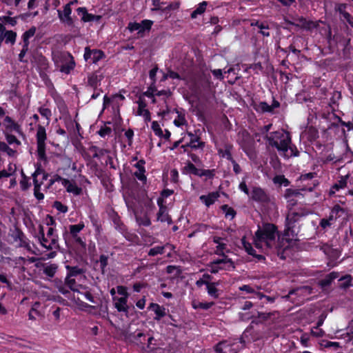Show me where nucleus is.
Listing matches in <instances>:
<instances>
[{"label":"nucleus","mask_w":353,"mask_h":353,"mask_svg":"<svg viewBox=\"0 0 353 353\" xmlns=\"http://www.w3.org/2000/svg\"><path fill=\"white\" fill-rule=\"evenodd\" d=\"M254 245L256 248L263 246L276 254L281 259H285V252L289 248L285 238L280 239L277 226L273 223H265L259 226L254 234Z\"/></svg>","instance_id":"f257e3e1"},{"label":"nucleus","mask_w":353,"mask_h":353,"mask_svg":"<svg viewBox=\"0 0 353 353\" xmlns=\"http://www.w3.org/2000/svg\"><path fill=\"white\" fill-rule=\"evenodd\" d=\"M84 228V223L80 221L77 224L69 225L68 228L63 232V238L68 249L80 257L85 255L87 250L85 238L81 234Z\"/></svg>","instance_id":"f03ea898"},{"label":"nucleus","mask_w":353,"mask_h":353,"mask_svg":"<svg viewBox=\"0 0 353 353\" xmlns=\"http://www.w3.org/2000/svg\"><path fill=\"white\" fill-rule=\"evenodd\" d=\"M269 146L275 148L278 152H283L285 157H299V151L296 146L292 143L290 133L285 131H274L267 134L265 137Z\"/></svg>","instance_id":"7ed1b4c3"},{"label":"nucleus","mask_w":353,"mask_h":353,"mask_svg":"<svg viewBox=\"0 0 353 353\" xmlns=\"http://www.w3.org/2000/svg\"><path fill=\"white\" fill-rule=\"evenodd\" d=\"M36 140L37 160L40 162H37L35 164L36 169L32 176H37L45 172V170L42 168L41 162H43L44 163L48 162V157L46 152V141L47 140V134L46 128L41 125H38L37 126Z\"/></svg>","instance_id":"20e7f679"},{"label":"nucleus","mask_w":353,"mask_h":353,"mask_svg":"<svg viewBox=\"0 0 353 353\" xmlns=\"http://www.w3.org/2000/svg\"><path fill=\"white\" fill-rule=\"evenodd\" d=\"M303 216V213L294 211L290 212L287 214L283 236L285 238V241L288 245L292 239L296 237L299 231L296 230V224Z\"/></svg>","instance_id":"39448f33"},{"label":"nucleus","mask_w":353,"mask_h":353,"mask_svg":"<svg viewBox=\"0 0 353 353\" xmlns=\"http://www.w3.org/2000/svg\"><path fill=\"white\" fill-rule=\"evenodd\" d=\"M54 228L50 227L47 232V236H45L44 228L43 225H39V233L37 237L40 244L48 250L59 247V236L54 233Z\"/></svg>","instance_id":"423d86ee"},{"label":"nucleus","mask_w":353,"mask_h":353,"mask_svg":"<svg viewBox=\"0 0 353 353\" xmlns=\"http://www.w3.org/2000/svg\"><path fill=\"white\" fill-rule=\"evenodd\" d=\"M53 59L59 71L65 74H70L76 66L74 57L69 52H61Z\"/></svg>","instance_id":"0eeeda50"},{"label":"nucleus","mask_w":353,"mask_h":353,"mask_svg":"<svg viewBox=\"0 0 353 353\" xmlns=\"http://www.w3.org/2000/svg\"><path fill=\"white\" fill-rule=\"evenodd\" d=\"M73 1H70L63 6V10H57L58 18L60 22L65 26L68 27L70 30L75 28V22L74 18L72 17V8Z\"/></svg>","instance_id":"6e6552de"},{"label":"nucleus","mask_w":353,"mask_h":353,"mask_svg":"<svg viewBox=\"0 0 353 353\" xmlns=\"http://www.w3.org/2000/svg\"><path fill=\"white\" fill-rule=\"evenodd\" d=\"M153 25V21L150 19H143L141 23L130 22L128 24L127 29L130 32L137 31L138 37H143L145 32H150Z\"/></svg>","instance_id":"1a4fd4ad"},{"label":"nucleus","mask_w":353,"mask_h":353,"mask_svg":"<svg viewBox=\"0 0 353 353\" xmlns=\"http://www.w3.org/2000/svg\"><path fill=\"white\" fill-rule=\"evenodd\" d=\"M293 19L294 21L285 20V22L289 25L298 27L307 31H312V30L317 28L319 26L317 21L307 20L302 16L293 17Z\"/></svg>","instance_id":"9d476101"},{"label":"nucleus","mask_w":353,"mask_h":353,"mask_svg":"<svg viewBox=\"0 0 353 353\" xmlns=\"http://www.w3.org/2000/svg\"><path fill=\"white\" fill-rule=\"evenodd\" d=\"M195 133H192V132H188L187 134L190 137V141L186 143V146H190V148L192 150H200L201 151L203 150L205 143L201 140L200 135L197 133H200V130H197L194 131Z\"/></svg>","instance_id":"9b49d317"},{"label":"nucleus","mask_w":353,"mask_h":353,"mask_svg":"<svg viewBox=\"0 0 353 353\" xmlns=\"http://www.w3.org/2000/svg\"><path fill=\"white\" fill-rule=\"evenodd\" d=\"M235 345L234 343L223 341L215 345L214 350L216 353H238L237 350L234 347Z\"/></svg>","instance_id":"f8f14e48"},{"label":"nucleus","mask_w":353,"mask_h":353,"mask_svg":"<svg viewBox=\"0 0 353 353\" xmlns=\"http://www.w3.org/2000/svg\"><path fill=\"white\" fill-rule=\"evenodd\" d=\"M103 78L104 76L99 70L95 71L88 75L87 85L90 86L94 90H97V88L101 85Z\"/></svg>","instance_id":"ddd939ff"},{"label":"nucleus","mask_w":353,"mask_h":353,"mask_svg":"<svg viewBox=\"0 0 353 353\" xmlns=\"http://www.w3.org/2000/svg\"><path fill=\"white\" fill-rule=\"evenodd\" d=\"M128 299L125 297L113 296L114 306L119 312H123L126 316H128L129 306L128 305Z\"/></svg>","instance_id":"4468645a"},{"label":"nucleus","mask_w":353,"mask_h":353,"mask_svg":"<svg viewBox=\"0 0 353 353\" xmlns=\"http://www.w3.org/2000/svg\"><path fill=\"white\" fill-rule=\"evenodd\" d=\"M251 197L254 201L260 203H268L270 200L267 193L260 187L253 188Z\"/></svg>","instance_id":"2eb2a0df"},{"label":"nucleus","mask_w":353,"mask_h":353,"mask_svg":"<svg viewBox=\"0 0 353 353\" xmlns=\"http://www.w3.org/2000/svg\"><path fill=\"white\" fill-rule=\"evenodd\" d=\"M145 161L143 159H141L137 161L134 164V167L137 169L136 172H134V176L141 181H145L147 178L145 174Z\"/></svg>","instance_id":"dca6fc26"},{"label":"nucleus","mask_w":353,"mask_h":353,"mask_svg":"<svg viewBox=\"0 0 353 353\" xmlns=\"http://www.w3.org/2000/svg\"><path fill=\"white\" fill-rule=\"evenodd\" d=\"M322 117L323 119H327V120H330V121H332V119H335L339 123H340V125L341 126L346 127L348 130H353V123L352 122H350V121L345 122V121H343L342 119L340 117L336 115L333 112H327V114L326 113H323V115H322Z\"/></svg>","instance_id":"f3484780"},{"label":"nucleus","mask_w":353,"mask_h":353,"mask_svg":"<svg viewBox=\"0 0 353 353\" xmlns=\"http://www.w3.org/2000/svg\"><path fill=\"white\" fill-rule=\"evenodd\" d=\"M345 214L346 210L342 208L340 205L336 204L332 208L328 217L330 218V220L334 223L338 219Z\"/></svg>","instance_id":"a211bd4d"},{"label":"nucleus","mask_w":353,"mask_h":353,"mask_svg":"<svg viewBox=\"0 0 353 353\" xmlns=\"http://www.w3.org/2000/svg\"><path fill=\"white\" fill-rule=\"evenodd\" d=\"M63 187L69 193H72L75 196H79L82 193V188L79 187L75 181H70V180H63Z\"/></svg>","instance_id":"6ab92c4d"},{"label":"nucleus","mask_w":353,"mask_h":353,"mask_svg":"<svg viewBox=\"0 0 353 353\" xmlns=\"http://www.w3.org/2000/svg\"><path fill=\"white\" fill-rule=\"evenodd\" d=\"M339 276V273L338 272H332L325 276L323 279L319 281V285L322 288L324 289L327 287H329L333 281L337 279Z\"/></svg>","instance_id":"aec40b11"},{"label":"nucleus","mask_w":353,"mask_h":353,"mask_svg":"<svg viewBox=\"0 0 353 353\" xmlns=\"http://www.w3.org/2000/svg\"><path fill=\"white\" fill-rule=\"evenodd\" d=\"M213 263L221 264V266L223 267V270H225L228 271H232L235 269V264L234 261L228 256H225L223 259L214 260L213 261Z\"/></svg>","instance_id":"412c9836"},{"label":"nucleus","mask_w":353,"mask_h":353,"mask_svg":"<svg viewBox=\"0 0 353 353\" xmlns=\"http://www.w3.org/2000/svg\"><path fill=\"white\" fill-rule=\"evenodd\" d=\"M219 197V193L218 192H212L208 193L207 195H201L199 199L207 206L210 207L213 205L215 201Z\"/></svg>","instance_id":"4be33fe9"},{"label":"nucleus","mask_w":353,"mask_h":353,"mask_svg":"<svg viewBox=\"0 0 353 353\" xmlns=\"http://www.w3.org/2000/svg\"><path fill=\"white\" fill-rule=\"evenodd\" d=\"M155 221L162 223H166L168 225L173 223L172 216L168 213V209L158 210Z\"/></svg>","instance_id":"5701e85b"},{"label":"nucleus","mask_w":353,"mask_h":353,"mask_svg":"<svg viewBox=\"0 0 353 353\" xmlns=\"http://www.w3.org/2000/svg\"><path fill=\"white\" fill-rule=\"evenodd\" d=\"M110 217L114 224V228L119 232L124 233L126 231V227L121 221V217L118 213L114 211Z\"/></svg>","instance_id":"b1692460"},{"label":"nucleus","mask_w":353,"mask_h":353,"mask_svg":"<svg viewBox=\"0 0 353 353\" xmlns=\"http://www.w3.org/2000/svg\"><path fill=\"white\" fill-rule=\"evenodd\" d=\"M233 149V145L231 143H225L224 145L223 148H218L217 152L218 154L221 158H225L229 161H232L233 159L232 155V150Z\"/></svg>","instance_id":"393cba45"},{"label":"nucleus","mask_w":353,"mask_h":353,"mask_svg":"<svg viewBox=\"0 0 353 353\" xmlns=\"http://www.w3.org/2000/svg\"><path fill=\"white\" fill-rule=\"evenodd\" d=\"M349 178V175L341 176L340 177V180H339L336 183H335L330 190V195L332 196L335 194L336 191H339L341 189H343L346 187L347 183V179Z\"/></svg>","instance_id":"a878e982"},{"label":"nucleus","mask_w":353,"mask_h":353,"mask_svg":"<svg viewBox=\"0 0 353 353\" xmlns=\"http://www.w3.org/2000/svg\"><path fill=\"white\" fill-rule=\"evenodd\" d=\"M149 309H152L154 312L156 316L154 319L155 321H159L166 315L165 308L159 305L158 303H151Z\"/></svg>","instance_id":"bb28decb"},{"label":"nucleus","mask_w":353,"mask_h":353,"mask_svg":"<svg viewBox=\"0 0 353 353\" xmlns=\"http://www.w3.org/2000/svg\"><path fill=\"white\" fill-rule=\"evenodd\" d=\"M199 168H197L194 163L190 161H188L185 165L181 169V172L183 174H193L198 176L199 172Z\"/></svg>","instance_id":"cd10ccee"},{"label":"nucleus","mask_w":353,"mask_h":353,"mask_svg":"<svg viewBox=\"0 0 353 353\" xmlns=\"http://www.w3.org/2000/svg\"><path fill=\"white\" fill-rule=\"evenodd\" d=\"M252 26H256L258 28L260 29V31L259 32L261 34H262L263 37H270V34L268 30L270 29L269 26L265 22H261L259 21H256L255 22H252L251 23Z\"/></svg>","instance_id":"c85d7f7f"},{"label":"nucleus","mask_w":353,"mask_h":353,"mask_svg":"<svg viewBox=\"0 0 353 353\" xmlns=\"http://www.w3.org/2000/svg\"><path fill=\"white\" fill-rule=\"evenodd\" d=\"M43 267V273L50 278H53L57 272V265L54 263L46 264L41 263Z\"/></svg>","instance_id":"c756f323"},{"label":"nucleus","mask_w":353,"mask_h":353,"mask_svg":"<svg viewBox=\"0 0 353 353\" xmlns=\"http://www.w3.org/2000/svg\"><path fill=\"white\" fill-rule=\"evenodd\" d=\"M4 123L6 130L10 132H19L20 130V126L9 116L5 117Z\"/></svg>","instance_id":"7c9ffc66"},{"label":"nucleus","mask_w":353,"mask_h":353,"mask_svg":"<svg viewBox=\"0 0 353 353\" xmlns=\"http://www.w3.org/2000/svg\"><path fill=\"white\" fill-rule=\"evenodd\" d=\"M208 3L206 1H203L199 3L197 7L195 8L194 11L192 12L190 14L191 19H194L197 17L198 15H201L203 14L206 10V7Z\"/></svg>","instance_id":"2f4dec72"},{"label":"nucleus","mask_w":353,"mask_h":353,"mask_svg":"<svg viewBox=\"0 0 353 353\" xmlns=\"http://www.w3.org/2000/svg\"><path fill=\"white\" fill-rule=\"evenodd\" d=\"M352 276L350 274H346L341 276L339 279V288L341 289L345 290L352 285Z\"/></svg>","instance_id":"473e14b6"},{"label":"nucleus","mask_w":353,"mask_h":353,"mask_svg":"<svg viewBox=\"0 0 353 353\" xmlns=\"http://www.w3.org/2000/svg\"><path fill=\"white\" fill-rule=\"evenodd\" d=\"M254 109L262 114L272 113L270 105L265 101H260L258 104L254 105Z\"/></svg>","instance_id":"72a5a7b5"},{"label":"nucleus","mask_w":353,"mask_h":353,"mask_svg":"<svg viewBox=\"0 0 353 353\" xmlns=\"http://www.w3.org/2000/svg\"><path fill=\"white\" fill-rule=\"evenodd\" d=\"M37 28L32 26L29 30L24 32L22 34L23 44L29 46V39L32 37L36 33Z\"/></svg>","instance_id":"f704fd0d"},{"label":"nucleus","mask_w":353,"mask_h":353,"mask_svg":"<svg viewBox=\"0 0 353 353\" xmlns=\"http://www.w3.org/2000/svg\"><path fill=\"white\" fill-rule=\"evenodd\" d=\"M218 285V283L210 282L206 287L208 294L214 299H217L219 296V290L216 288V285Z\"/></svg>","instance_id":"c9c22d12"},{"label":"nucleus","mask_w":353,"mask_h":353,"mask_svg":"<svg viewBox=\"0 0 353 353\" xmlns=\"http://www.w3.org/2000/svg\"><path fill=\"white\" fill-rule=\"evenodd\" d=\"M279 316L278 312H257V318L259 319L260 322L266 321L270 319H274L275 316Z\"/></svg>","instance_id":"e433bc0d"},{"label":"nucleus","mask_w":353,"mask_h":353,"mask_svg":"<svg viewBox=\"0 0 353 353\" xmlns=\"http://www.w3.org/2000/svg\"><path fill=\"white\" fill-rule=\"evenodd\" d=\"M221 210L225 213V217L226 219H230L232 220L236 215V212L234 210V209L232 207H230L227 204L222 205L221 206Z\"/></svg>","instance_id":"4c0bfd02"},{"label":"nucleus","mask_w":353,"mask_h":353,"mask_svg":"<svg viewBox=\"0 0 353 353\" xmlns=\"http://www.w3.org/2000/svg\"><path fill=\"white\" fill-rule=\"evenodd\" d=\"M214 305V302H199L196 301H193L192 302V306L194 309H202L204 310H207L212 307Z\"/></svg>","instance_id":"58836bf2"},{"label":"nucleus","mask_w":353,"mask_h":353,"mask_svg":"<svg viewBox=\"0 0 353 353\" xmlns=\"http://www.w3.org/2000/svg\"><path fill=\"white\" fill-rule=\"evenodd\" d=\"M137 223L141 226L149 227L151 225V220L147 213H145L143 216L135 215Z\"/></svg>","instance_id":"ea45409f"},{"label":"nucleus","mask_w":353,"mask_h":353,"mask_svg":"<svg viewBox=\"0 0 353 353\" xmlns=\"http://www.w3.org/2000/svg\"><path fill=\"white\" fill-rule=\"evenodd\" d=\"M79 294L83 295L85 299L89 301L90 302L92 303H96V301L94 299V297L93 294L91 292V290L88 289V287L83 286L81 287V290H77V291Z\"/></svg>","instance_id":"a19ab883"},{"label":"nucleus","mask_w":353,"mask_h":353,"mask_svg":"<svg viewBox=\"0 0 353 353\" xmlns=\"http://www.w3.org/2000/svg\"><path fill=\"white\" fill-rule=\"evenodd\" d=\"M216 170L215 169H200L198 176L199 177H205V181L207 179H212L215 176Z\"/></svg>","instance_id":"79ce46f5"},{"label":"nucleus","mask_w":353,"mask_h":353,"mask_svg":"<svg viewBox=\"0 0 353 353\" xmlns=\"http://www.w3.org/2000/svg\"><path fill=\"white\" fill-rule=\"evenodd\" d=\"M341 338L344 339L346 342L353 341V320H352L347 327V331L341 335Z\"/></svg>","instance_id":"37998d69"},{"label":"nucleus","mask_w":353,"mask_h":353,"mask_svg":"<svg viewBox=\"0 0 353 353\" xmlns=\"http://www.w3.org/2000/svg\"><path fill=\"white\" fill-rule=\"evenodd\" d=\"M92 61H89L92 63H97L101 59L105 58V55L103 51L98 49L92 50Z\"/></svg>","instance_id":"c03bdc74"},{"label":"nucleus","mask_w":353,"mask_h":353,"mask_svg":"<svg viewBox=\"0 0 353 353\" xmlns=\"http://www.w3.org/2000/svg\"><path fill=\"white\" fill-rule=\"evenodd\" d=\"M66 269L68 270L67 274L70 276H77L78 275H81L84 273V270L83 268H80L78 266H70L67 265Z\"/></svg>","instance_id":"a18cd8bd"},{"label":"nucleus","mask_w":353,"mask_h":353,"mask_svg":"<svg viewBox=\"0 0 353 353\" xmlns=\"http://www.w3.org/2000/svg\"><path fill=\"white\" fill-rule=\"evenodd\" d=\"M108 259L109 256L103 254L99 256V260L96 261V263H99L101 272L103 274H104L106 271L105 269L108 265Z\"/></svg>","instance_id":"49530a36"},{"label":"nucleus","mask_w":353,"mask_h":353,"mask_svg":"<svg viewBox=\"0 0 353 353\" xmlns=\"http://www.w3.org/2000/svg\"><path fill=\"white\" fill-rule=\"evenodd\" d=\"M273 182L275 184H279L280 185H283L284 187H287L290 185V181L285 178V176L283 174L276 175L273 178Z\"/></svg>","instance_id":"de8ad7c7"},{"label":"nucleus","mask_w":353,"mask_h":353,"mask_svg":"<svg viewBox=\"0 0 353 353\" xmlns=\"http://www.w3.org/2000/svg\"><path fill=\"white\" fill-rule=\"evenodd\" d=\"M5 43L7 44H14L17 39V33L13 30H7L6 32H5Z\"/></svg>","instance_id":"09e8293b"},{"label":"nucleus","mask_w":353,"mask_h":353,"mask_svg":"<svg viewBox=\"0 0 353 353\" xmlns=\"http://www.w3.org/2000/svg\"><path fill=\"white\" fill-rule=\"evenodd\" d=\"M137 103H138V110L137 114L139 116H141L145 112V110H148L147 109H145L147 103L145 99L141 96L139 97V100Z\"/></svg>","instance_id":"8fccbe9b"},{"label":"nucleus","mask_w":353,"mask_h":353,"mask_svg":"<svg viewBox=\"0 0 353 353\" xmlns=\"http://www.w3.org/2000/svg\"><path fill=\"white\" fill-rule=\"evenodd\" d=\"M165 252V246H155L154 248H152L148 251V256H154L158 254H163Z\"/></svg>","instance_id":"3c124183"},{"label":"nucleus","mask_w":353,"mask_h":353,"mask_svg":"<svg viewBox=\"0 0 353 353\" xmlns=\"http://www.w3.org/2000/svg\"><path fill=\"white\" fill-rule=\"evenodd\" d=\"M241 244H242L243 248L245 249V250L246 251V252L249 255L254 254L255 250L253 248L252 244L246 241L245 236H243L241 239Z\"/></svg>","instance_id":"603ef678"},{"label":"nucleus","mask_w":353,"mask_h":353,"mask_svg":"<svg viewBox=\"0 0 353 353\" xmlns=\"http://www.w3.org/2000/svg\"><path fill=\"white\" fill-rule=\"evenodd\" d=\"M176 112L178 114L177 119L174 120V124L176 127H181V125H185L187 121L185 118V114L182 113H179V111L176 109Z\"/></svg>","instance_id":"864d4df0"},{"label":"nucleus","mask_w":353,"mask_h":353,"mask_svg":"<svg viewBox=\"0 0 353 353\" xmlns=\"http://www.w3.org/2000/svg\"><path fill=\"white\" fill-rule=\"evenodd\" d=\"M38 112L42 117H45L48 121L50 120L52 112L50 108H46L44 106H41L38 108Z\"/></svg>","instance_id":"5fc2aeb1"},{"label":"nucleus","mask_w":353,"mask_h":353,"mask_svg":"<svg viewBox=\"0 0 353 353\" xmlns=\"http://www.w3.org/2000/svg\"><path fill=\"white\" fill-rule=\"evenodd\" d=\"M180 4L177 1H172L163 8V13L168 14L170 11L176 10L179 8Z\"/></svg>","instance_id":"6e6d98bb"},{"label":"nucleus","mask_w":353,"mask_h":353,"mask_svg":"<svg viewBox=\"0 0 353 353\" xmlns=\"http://www.w3.org/2000/svg\"><path fill=\"white\" fill-rule=\"evenodd\" d=\"M65 285L71 290L74 292H77L74 289V286L76 285V281L74 279L72 278V276H70L67 274L65 279Z\"/></svg>","instance_id":"4d7b16f0"},{"label":"nucleus","mask_w":353,"mask_h":353,"mask_svg":"<svg viewBox=\"0 0 353 353\" xmlns=\"http://www.w3.org/2000/svg\"><path fill=\"white\" fill-rule=\"evenodd\" d=\"M151 128L155 135L161 138L163 137V130L157 121H152Z\"/></svg>","instance_id":"13d9d810"},{"label":"nucleus","mask_w":353,"mask_h":353,"mask_svg":"<svg viewBox=\"0 0 353 353\" xmlns=\"http://www.w3.org/2000/svg\"><path fill=\"white\" fill-rule=\"evenodd\" d=\"M101 19V15H95L91 13L88 12L85 15V19L83 20L82 22L83 23H88V22H92V21H99Z\"/></svg>","instance_id":"bf43d9fd"},{"label":"nucleus","mask_w":353,"mask_h":353,"mask_svg":"<svg viewBox=\"0 0 353 353\" xmlns=\"http://www.w3.org/2000/svg\"><path fill=\"white\" fill-rule=\"evenodd\" d=\"M53 207L59 212L62 213H66L68 210L67 205L63 204L61 201H56L53 203Z\"/></svg>","instance_id":"052dcab7"},{"label":"nucleus","mask_w":353,"mask_h":353,"mask_svg":"<svg viewBox=\"0 0 353 353\" xmlns=\"http://www.w3.org/2000/svg\"><path fill=\"white\" fill-rule=\"evenodd\" d=\"M112 132V129L110 127L103 125L101 127L100 130L98 131V134L101 137H105L106 136H109Z\"/></svg>","instance_id":"680f3d73"},{"label":"nucleus","mask_w":353,"mask_h":353,"mask_svg":"<svg viewBox=\"0 0 353 353\" xmlns=\"http://www.w3.org/2000/svg\"><path fill=\"white\" fill-rule=\"evenodd\" d=\"M117 293L121 295V297H125V299H128L130 294L128 292L127 287L124 285H118L117 287Z\"/></svg>","instance_id":"e2e57ef3"},{"label":"nucleus","mask_w":353,"mask_h":353,"mask_svg":"<svg viewBox=\"0 0 353 353\" xmlns=\"http://www.w3.org/2000/svg\"><path fill=\"white\" fill-rule=\"evenodd\" d=\"M28 49H29V46L23 45V44L22 45V49L19 54V58H18V59L20 62H22V63L28 62L27 60L24 59V57H25L26 54L27 53V52L28 51Z\"/></svg>","instance_id":"0e129e2a"},{"label":"nucleus","mask_w":353,"mask_h":353,"mask_svg":"<svg viewBox=\"0 0 353 353\" xmlns=\"http://www.w3.org/2000/svg\"><path fill=\"white\" fill-rule=\"evenodd\" d=\"M14 239L16 240H19L21 243H24L25 239H26V236L21 229H19V228L15 229Z\"/></svg>","instance_id":"69168bd1"},{"label":"nucleus","mask_w":353,"mask_h":353,"mask_svg":"<svg viewBox=\"0 0 353 353\" xmlns=\"http://www.w3.org/2000/svg\"><path fill=\"white\" fill-rule=\"evenodd\" d=\"M22 177L20 181V185L23 190H26L30 186V183L28 182V179L23 172H22Z\"/></svg>","instance_id":"338daca9"},{"label":"nucleus","mask_w":353,"mask_h":353,"mask_svg":"<svg viewBox=\"0 0 353 353\" xmlns=\"http://www.w3.org/2000/svg\"><path fill=\"white\" fill-rule=\"evenodd\" d=\"M165 4V2L161 1V0H158V1H157L154 4L152 5L154 7L151 8V10L152 12L161 11L163 13L164 7H163V6Z\"/></svg>","instance_id":"774afa93"}]
</instances>
